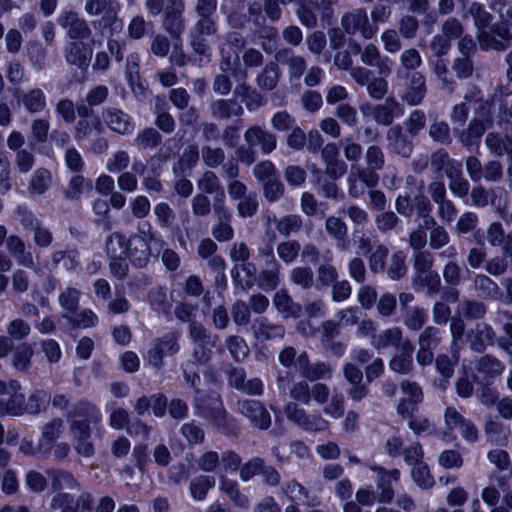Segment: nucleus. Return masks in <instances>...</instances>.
Listing matches in <instances>:
<instances>
[{
	"instance_id": "nucleus-46",
	"label": "nucleus",
	"mask_w": 512,
	"mask_h": 512,
	"mask_svg": "<svg viewBox=\"0 0 512 512\" xmlns=\"http://www.w3.org/2000/svg\"><path fill=\"white\" fill-rule=\"evenodd\" d=\"M163 143V137L154 127H145L134 138V145L141 151H152Z\"/></svg>"
},
{
	"instance_id": "nucleus-14",
	"label": "nucleus",
	"mask_w": 512,
	"mask_h": 512,
	"mask_svg": "<svg viewBox=\"0 0 512 512\" xmlns=\"http://www.w3.org/2000/svg\"><path fill=\"white\" fill-rule=\"evenodd\" d=\"M209 111L212 118L219 121H227L236 118L241 121L244 115V107L235 98H219L209 104Z\"/></svg>"
},
{
	"instance_id": "nucleus-2",
	"label": "nucleus",
	"mask_w": 512,
	"mask_h": 512,
	"mask_svg": "<svg viewBox=\"0 0 512 512\" xmlns=\"http://www.w3.org/2000/svg\"><path fill=\"white\" fill-rule=\"evenodd\" d=\"M311 386L307 380H299L290 388L293 401L284 406L286 418L300 429L309 433H321L329 428V422L319 413H309L297 402L308 405L311 402Z\"/></svg>"
},
{
	"instance_id": "nucleus-5",
	"label": "nucleus",
	"mask_w": 512,
	"mask_h": 512,
	"mask_svg": "<svg viewBox=\"0 0 512 512\" xmlns=\"http://www.w3.org/2000/svg\"><path fill=\"white\" fill-rule=\"evenodd\" d=\"M180 334L176 331H171L161 337L155 338L151 342L150 349L147 352V362L149 365L156 369L163 367L165 356H173L180 350L179 345Z\"/></svg>"
},
{
	"instance_id": "nucleus-16",
	"label": "nucleus",
	"mask_w": 512,
	"mask_h": 512,
	"mask_svg": "<svg viewBox=\"0 0 512 512\" xmlns=\"http://www.w3.org/2000/svg\"><path fill=\"white\" fill-rule=\"evenodd\" d=\"M200 193L214 195L213 208L226 204V194L220 178L213 170L204 171L197 180Z\"/></svg>"
},
{
	"instance_id": "nucleus-7",
	"label": "nucleus",
	"mask_w": 512,
	"mask_h": 512,
	"mask_svg": "<svg viewBox=\"0 0 512 512\" xmlns=\"http://www.w3.org/2000/svg\"><path fill=\"white\" fill-rule=\"evenodd\" d=\"M184 0H166L162 17V28L174 40H181L186 29Z\"/></svg>"
},
{
	"instance_id": "nucleus-1",
	"label": "nucleus",
	"mask_w": 512,
	"mask_h": 512,
	"mask_svg": "<svg viewBox=\"0 0 512 512\" xmlns=\"http://www.w3.org/2000/svg\"><path fill=\"white\" fill-rule=\"evenodd\" d=\"M67 421L75 452L84 458L93 457L95 447L92 429L97 428L102 421L100 410L91 402L81 400L68 411Z\"/></svg>"
},
{
	"instance_id": "nucleus-33",
	"label": "nucleus",
	"mask_w": 512,
	"mask_h": 512,
	"mask_svg": "<svg viewBox=\"0 0 512 512\" xmlns=\"http://www.w3.org/2000/svg\"><path fill=\"white\" fill-rule=\"evenodd\" d=\"M196 413L211 423L226 409L219 395H208L194 400Z\"/></svg>"
},
{
	"instance_id": "nucleus-29",
	"label": "nucleus",
	"mask_w": 512,
	"mask_h": 512,
	"mask_svg": "<svg viewBox=\"0 0 512 512\" xmlns=\"http://www.w3.org/2000/svg\"><path fill=\"white\" fill-rule=\"evenodd\" d=\"M275 58L277 61L287 66L290 81L300 80L307 69L306 59L301 55L295 54L289 48L279 50Z\"/></svg>"
},
{
	"instance_id": "nucleus-9",
	"label": "nucleus",
	"mask_w": 512,
	"mask_h": 512,
	"mask_svg": "<svg viewBox=\"0 0 512 512\" xmlns=\"http://www.w3.org/2000/svg\"><path fill=\"white\" fill-rule=\"evenodd\" d=\"M341 26L348 35L359 33L364 39H372L378 27L370 23L366 9L355 8L343 14Z\"/></svg>"
},
{
	"instance_id": "nucleus-25",
	"label": "nucleus",
	"mask_w": 512,
	"mask_h": 512,
	"mask_svg": "<svg viewBox=\"0 0 512 512\" xmlns=\"http://www.w3.org/2000/svg\"><path fill=\"white\" fill-rule=\"evenodd\" d=\"M14 97L30 114L41 113L47 107L46 95L40 88H32L27 91L15 89Z\"/></svg>"
},
{
	"instance_id": "nucleus-39",
	"label": "nucleus",
	"mask_w": 512,
	"mask_h": 512,
	"mask_svg": "<svg viewBox=\"0 0 512 512\" xmlns=\"http://www.w3.org/2000/svg\"><path fill=\"white\" fill-rule=\"evenodd\" d=\"M273 305L284 319L298 318L302 312L301 305L296 303L285 289L274 294Z\"/></svg>"
},
{
	"instance_id": "nucleus-40",
	"label": "nucleus",
	"mask_w": 512,
	"mask_h": 512,
	"mask_svg": "<svg viewBox=\"0 0 512 512\" xmlns=\"http://www.w3.org/2000/svg\"><path fill=\"white\" fill-rule=\"evenodd\" d=\"M485 145L493 155H506L512 161V135L489 132L485 138Z\"/></svg>"
},
{
	"instance_id": "nucleus-41",
	"label": "nucleus",
	"mask_w": 512,
	"mask_h": 512,
	"mask_svg": "<svg viewBox=\"0 0 512 512\" xmlns=\"http://www.w3.org/2000/svg\"><path fill=\"white\" fill-rule=\"evenodd\" d=\"M403 331L400 327H391L383 330L380 333H376L373 337L371 346L378 350H384L389 347L401 348L404 342Z\"/></svg>"
},
{
	"instance_id": "nucleus-60",
	"label": "nucleus",
	"mask_w": 512,
	"mask_h": 512,
	"mask_svg": "<svg viewBox=\"0 0 512 512\" xmlns=\"http://www.w3.org/2000/svg\"><path fill=\"white\" fill-rule=\"evenodd\" d=\"M128 240L120 232L111 233L105 241V250L109 258L121 257L127 254Z\"/></svg>"
},
{
	"instance_id": "nucleus-44",
	"label": "nucleus",
	"mask_w": 512,
	"mask_h": 512,
	"mask_svg": "<svg viewBox=\"0 0 512 512\" xmlns=\"http://www.w3.org/2000/svg\"><path fill=\"white\" fill-rule=\"evenodd\" d=\"M7 249L19 265L31 268L34 265L33 256L27 251L25 242L17 235H10L6 240Z\"/></svg>"
},
{
	"instance_id": "nucleus-15",
	"label": "nucleus",
	"mask_w": 512,
	"mask_h": 512,
	"mask_svg": "<svg viewBox=\"0 0 512 512\" xmlns=\"http://www.w3.org/2000/svg\"><path fill=\"white\" fill-rule=\"evenodd\" d=\"M369 468L377 474L378 502L391 503L395 496L391 482L399 480L400 471L398 469L387 470L379 465H371Z\"/></svg>"
},
{
	"instance_id": "nucleus-13",
	"label": "nucleus",
	"mask_w": 512,
	"mask_h": 512,
	"mask_svg": "<svg viewBox=\"0 0 512 512\" xmlns=\"http://www.w3.org/2000/svg\"><path fill=\"white\" fill-rule=\"evenodd\" d=\"M412 138L400 124L391 126L386 133L389 150L403 158H409L413 153Z\"/></svg>"
},
{
	"instance_id": "nucleus-57",
	"label": "nucleus",
	"mask_w": 512,
	"mask_h": 512,
	"mask_svg": "<svg viewBox=\"0 0 512 512\" xmlns=\"http://www.w3.org/2000/svg\"><path fill=\"white\" fill-rule=\"evenodd\" d=\"M460 315L468 320H479L485 317L487 306L481 300L464 299L458 307Z\"/></svg>"
},
{
	"instance_id": "nucleus-48",
	"label": "nucleus",
	"mask_w": 512,
	"mask_h": 512,
	"mask_svg": "<svg viewBox=\"0 0 512 512\" xmlns=\"http://www.w3.org/2000/svg\"><path fill=\"white\" fill-rule=\"evenodd\" d=\"M484 433L488 441L496 445H504L510 433L509 427L502 422L487 418L484 424Z\"/></svg>"
},
{
	"instance_id": "nucleus-43",
	"label": "nucleus",
	"mask_w": 512,
	"mask_h": 512,
	"mask_svg": "<svg viewBox=\"0 0 512 512\" xmlns=\"http://www.w3.org/2000/svg\"><path fill=\"white\" fill-rule=\"evenodd\" d=\"M281 72L277 61L268 62L256 77V84L261 90H274L280 80Z\"/></svg>"
},
{
	"instance_id": "nucleus-47",
	"label": "nucleus",
	"mask_w": 512,
	"mask_h": 512,
	"mask_svg": "<svg viewBox=\"0 0 512 512\" xmlns=\"http://www.w3.org/2000/svg\"><path fill=\"white\" fill-rule=\"evenodd\" d=\"M297 5L296 15L300 23L308 29H313L318 24L314 9L318 6V0H295Z\"/></svg>"
},
{
	"instance_id": "nucleus-30",
	"label": "nucleus",
	"mask_w": 512,
	"mask_h": 512,
	"mask_svg": "<svg viewBox=\"0 0 512 512\" xmlns=\"http://www.w3.org/2000/svg\"><path fill=\"white\" fill-rule=\"evenodd\" d=\"M326 234L335 241L336 247L340 251H345L349 247L348 227L346 222L337 216L331 215L325 219L324 224Z\"/></svg>"
},
{
	"instance_id": "nucleus-61",
	"label": "nucleus",
	"mask_w": 512,
	"mask_h": 512,
	"mask_svg": "<svg viewBox=\"0 0 512 512\" xmlns=\"http://www.w3.org/2000/svg\"><path fill=\"white\" fill-rule=\"evenodd\" d=\"M218 32L217 21L214 15H197V20L193 24L190 34L197 36L210 37Z\"/></svg>"
},
{
	"instance_id": "nucleus-56",
	"label": "nucleus",
	"mask_w": 512,
	"mask_h": 512,
	"mask_svg": "<svg viewBox=\"0 0 512 512\" xmlns=\"http://www.w3.org/2000/svg\"><path fill=\"white\" fill-rule=\"evenodd\" d=\"M389 253L390 250L388 246L383 243H378L374 246V250L366 256L369 270L373 274L385 272Z\"/></svg>"
},
{
	"instance_id": "nucleus-31",
	"label": "nucleus",
	"mask_w": 512,
	"mask_h": 512,
	"mask_svg": "<svg viewBox=\"0 0 512 512\" xmlns=\"http://www.w3.org/2000/svg\"><path fill=\"white\" fill-rule=\"evenodd\" d=\"M473 288L481 299L500 301L503 298L500 286L487 274H475L473 277Z\"/></svg>"
},
{
	"instance_id": "nucleus-11",
	"label": "nucleus",
	"mask_w": 512,
	"mask_h": 512,
	"mask_svg": "<svg viewBox=\"0 0 512 512\" xmlns=\"http://www.w3.org/2000/svg\"><path fill=\"white\" fill-rule=\"evenodd\" d=\"M57 22L66 30L67 36L72 41L84 42V40L89 39L92 35V30L88 22L83 17H80L76 12H62L58 17Z\"/></svg>"
},
{
	"instance_id": "nucleus-42",
	"label": "nucleus",
	"mask_w": 512,
	"mask_h": 512,
	"mask_svg": "<svg viewBox=\"0 0 512 512\" xmlns=\"http://www.w3.org/2000/svg\"><path fill=\"white\" fill-rule=\"evenodd\" d=\"M430 165L434 174L439 175L444 172L446 176L454 172L458 167H462L461 162L451 158L444 148H440L431 154Z\"/></svg>"
},
{
	"instance_id": "nucleus-63",
	"label": "nucleus",
	"mask_w": 512,
	"mask_h": 512,
	"mask_svg": "<svg viewBox=\"0 0 512 512\" xmlns=\"http://www.w3.org/2000/svg\"><path fill=\"white\" fill-rule=\"evenodd\" d=\"M225 345L235 362L244 361L250 352L246 341L238 335H230L225 339Z\"/></svg>"
},
{
	"instance_id": "nucleus-58",
	"label": "nucleus",
	"mask_w": 512,
	"mask_h": 512,
	"mask_svg": "<svg viewBox=\"0 0 512 512\" xmlns=\"http://www.w3.org/2000/svg\"><path fill=\"white\" fill-rule=\"evenodd\" d=\"M349 176L364 184L368 189L376 188L380 181V176L376 171L359 164H351Z\"/></svg>"
},
{
	"instance_id": "nucleus-17",
	"label": "nucleus",
	"mask_w": 512,
	"mask_h": 512,
	"mask_svg": "<svg viewBox=\"0 0 512 512\" xmlns=\"http://www.w3.org/2000/svg\"><path fill=\"white\" fill-rule=\"evenodd\" d=\"M102 118L107 127L119 135H129L135 129L132 117L121 109L108 107L102 111Z\"/></svg>"
},
{
	"instance_id": "nucleus-6",
	"label": "nucleus",
	"mask_w": 512,
	"mask_h": 512,
	"mask_svg": "<svg viewBox=\"0 0 512 512\" xmlns=\"http://www.w3.org/2000/svg\"><path fill=\"white\" fill-rule=\"evenodd\" d=\"M25 395L21 392V385L16 380L8 382L0 380V416L23 415Z\"/></svg>"
},
{
	"instance_id": "nucleus-36",
	"label": "nucleus",
	"mask_w": 512,
	"mask_h": 512,
	"mask_svg": "<svg viewBox=\"0 0 512 512\" xmlns=\"http://www.w3.org/2000/svg\"><path fill=\"white\" fill-rule=\"evenodd\" d=\"M459 357L457 353H453L452 356L447 354H438L435 357V368L440 374L441 379L437 383V386L445 391L448 388L449 380L453 377L455 367L458 365Z\"/></svg>"
},
{
	"instance_id": "nucleus-8",
	"label": "nucleus",
	"mask_w": 512,
	"mask_h": 512,
	"mask_svg": "<svg viewBox=\"0 0 512 512\" xmlns=\"http://www.w3.org/2000/svg\"><path fill=\"white\" fill-rule=\"evenodd\" d=\"M235 410L238 414L245 417L253 427L259 430H267L272 424L269 411L264 403L259 400L239 399L236 402Z\"/></svg>"
},
{
	"instance_id": "nucleus-37",
	"label": "nucleus",
	"mask_w": 512,
	"mask_h": 512,
	"mask_svg": "<svg viewBox=\"0 0 512 512\" xmlns=\"http://www.w3.org/2000/svg\"><path fill=\"white\" fill-rule=\"evenodd\" d=\"M281 268L279 263L272 256V261L267 268L262 269L257 274L255 284L258 288L265 292H271L277 289L280 284Z\"/></svg>"
},
{
	"instance_id": "nucleus-45",
	"label": "nucleus",
	"mask_w": 512,
	"mask_h": 512,
	"mask_svg": "<svg viewBox=\"0 0 512 512\" xmlns=\"http://www.w3.org/2000/svg\"><path fill=\"white\" fill-rule=\"evenodd\" d=\"M47 474L51 480L52 488L59 491L58 493H63L62 490L64 489L77 491L81 490V484L69 471L62 469H52L48 470Z\"/></svg>"
},
{
	"instance_id": "nucleus-12",
	"label": "nucleus",
	"mask_w": 512,
	"mask_h": 512,
	"mask_svg": "<svg viewBox=\"0 0 512 512\" xmlns=\"http://www.w3.org/2000/svg\"><path fill=\"white\" fill-rule=\"evenodd\" d=\"M467 340L472 351L483 353L487 347L497 344L495 329L486 322H478L468 332Z\"/></svg>"
},
{
	"instance_id": "nucleus-24",
	"label": "nucleus",
	"mask_w": 512,
	"mask_h": 512,
	"mask_svg": "<svg viewBox=\"0 0 512 512\" xmlns=\"http://www.w3.org/2000/svg\"><path fill=\"white\" fill-rule=\"evenodd\" d=\"M216 223L212 227L211 234L219 242H228L234 237V229L231 225L232 213L226 204L213 208Z\"/></svg>"
},
{
	"instance_id": "nucleus-28",
	"label": "nucleus",
	"mask_w": 512,
	"mask_h": 512,
	"mask_svg": "<svg viewBox=\"0 0 512 512\" xmlns=\"http://www.w3.org/2000/svg\"><path fill=\"white\" fill-rule=\"evenodd\" d=\"M361 61L369 67H375L379 75L388 76L392 72V60L383 56L378 47L372 43L364 46Z\"/></svg>"
},
{
	"instance_id": "nucleus-19",
	"label": "nucleus",
	"mask_w": 512,
	"mask_h": 512,
	"mask_svg": "<svg viewBox=\"0 0 512 512\" xmlns=\"http://www.w3.org/2000/svg\"><path fill=\"white\" fill-rule=\"evenodd\" d=\"M244 140L249 146H259L263 154H270L277 147L276 135L259 125L248 127L244 132Z\"/></svg>"
},
{
	"instance_id": "nucleus-10",
	"label": "nucleus",
	"mask_w": 512,
	"mask_h": 512,
	"mask_svg": "<svg viewBox=\"0 0 512 512\" xmlns=\"http://www.w3.org/2000/svg\"><path fill=\"white\" fill-rule=\"evenodd\" d=\"M84 10L90 16L101 15L100 24L104 27L122 26L121 21L118 20L119 3L115 0H86Z\"/></svg>"
},
{
	"instance_id": "nucleus-22",
	"label": "nucleus",
	"mask_w": 512,
	"mask_h": 512,
	"mask_svg": "<svg viewBox=\"0 0 512 512\" xmlns=\"http://www.w3.org/2000/svg\"><path fill=\"white\" fill-rule=\"evenodd\" d=\"M93 48L82 41H71L64 48V57L68 64L86 70L91 62Z\"/></svg>"
},
{
	"instance_id": "nucleus-55",
	"label": "nucleus",
	"mask_w": 512,
	"mask_h": 512,
	"mask_svg": "<svg viewBox=\"0 0 512 512\" xmlns=\"http://www.w3.org/2000/svg\"><path fill=\"white\" fill-rule=\"evenodd\" d=\"M274 223L277 232L284 237L299 233L304 224L302 217L298 214H287L280 218H275Z\"/></svg>"
},
{
	"instance_id": "nucleus-20",
	"label": "nucleus",
	"mask_w": 512,
	"mask_h": 512,
	"mask_svg": "<svg viewBox=\"0 0 512 512\" xmlns=\"http://www.w3.org/2000/svg\"><path fill=\"white\" fill-rule=\"evenodd\" d=\"M414 344L408 338L404 339L403 345L399 351L395 353L389 360L388 366L390 370L400 375H410L414 372L415 366L413 362Z\"/></svg>"
},
{
	"instance_id": "nucleus-49",
	"label": "nucleus",
	"mask_w": 512,
	"mask_h": 512,
	"mask_svg": "<svg viewBox=\"0 0 512 512\" xmlns=\"http://www.w3.org/2000/svg\"><path fill=\"white\" fill-rule=\"evenodd\" d=\"M79 251L76 248L55 250L51 253L50 259L54 267L62 266L68 271L76 270L80 265Z\"/></svg>"
},
{
	"instance_id": "nucleus-62",
	"label": "nucleus",
	"mask_w": 512,
	"mask_h": 512,
	"mask_svg": "<svg viewBox=\"0 0 512 512\" xmlns=\"http://www.w3.org/2000/svg\"><path fill=\"white\" fill-rule=\"evenodd\" d=\"M215 477L209 475H199L195 477L189 485L191 496L195 500H204L208 491L215 486Z\"/></svg>"
},
{
	"instance_id": "nucleus-64",
	"label": "nucleus",
	"mask_w": 512,
	"mask_h": 512,
	"mask_svg": "<svg viewBox=\"0 0 512 512\" xmlns=\"http://www.w3.org/2000/svg\"><path fill=\"white\" fill-rule=\"evenodd\" d=\"M301 251V244L295 239H289L280 242L276 247V252L279 259L289 265L292 264L299 256Z\"/></svg>"
},
{
	"instance_id": "nucleus-4",
	"label": "nucleus",
	"mask_w": 512,
	"mask_h": 512,
	"mask_svg": "<svg viewBox=\"0 0 512 512\" xmlns=\"http://www.w3.org/2000/svg\"><path fill=\"white\" fill-rule=\"evenodd\" d=\"M477 40L482 51H505L512 43V32L504 22L489 25L477 33Z\"/></svg>"
},
{
	"instance_id": "nucleus-23",
	"label": "nucleus",
	"mask_w": 512,
	"mask_h": 512,
	"mask_svg": "<svg viewBox=\"0 0 512 512\" xmlns=\"http://www.w3.org/2000/svg\"><path fill=\"white\" fill-rule=\"evenodd\" d=\"M427 91L425 76L421 72H413L408 77L407 87L400 98L409 106H418L426 97Z\"/></svg>"
},
{
	"instance_id": "nucleus-27",
	"label": "nucleus",
	"mask_w": 512,
	"mask_h": 512,
	"mask_svg": "<svg viewBox=\"0 0 512 512\" xmlns=\"http://www.w3.org/2000/svg\"><path fill=\"white\" fill-rule=\"evenodd\" d=\"M133 266L144 268L150 261L151 248L148 241L140 235H133L128 239L126 254Z\"/></svg>"
},
{
	"instance_id": "nucleus-54",
	"label": "nucleus",
	"mask_w": 512,
	"mask_h": 512,
	"mask_svg": "<svg viewBox=\"0 0 512 512\" xmlns=\"http://www.w3.org/2000/svg\"><path fill=\"white\" fill-rule=\"evenodd\" d=\"M425 225L430 228L429 246L432 250H440L450 242V235L446 228L439 225L433 217L425 220Z\"/></svg>"
},
{
	"instance_id": "nucleus-50",
	"label": "nucleus",
	"mask_w": 512,
	"mask_h": 512,
	"mask_svg": "<svg viewBox=\"0 0 512 512\" xmlns=\"http://www.w3.org/2000/svg\"><path fill=\"white\" fill-rule=\"evenodd\" d=\"M427 319V311L418 305L407 308L406 311L402 312L403 324L408 330L413 332L420 331L425 326Z\"/></svg>"
},
{
	"instance_id": "nucleus-35",
	"label": "nucleus",
	"mask_w": 512,
	"mask_h": 512,
	"mask_svg": "<svg viewBox=\"0 0 512 512\" xmlns=\"http://www.w3.org/2000/svg\"><path fill=\"white\" fill-rule=\"evenodd\" d=\"M477 372L483 375L486 384L502 375L505 371V364L493 355L485 354L481 356L475 364Z\"/></svg>"
},
{
	"instance_id": "nucleus-51",
	"label": "nucleus",
	"mask_w": 512,
	"mask_h": 512,
	"mask_svg": "<svg viewBox=\"0 0 512 512\" xmlns=\"http://www.w3.org/2000/svg\"><path fill=\"white\" fill-rule=\"evenodd\" d=\"M52 174L46 168H38L31 176L28 185V192L30 195H43L46 193L52 184Z\"/></svg>"
},
{
	"instance_id": "nucleus-53",
	"label": "nucleus",
	"mask_w": 512,
	"mask_h": 512,
	"mask_svg": "<svg viewBox=\"0 0 512 512\" xmlns=\"http://www.w3.org/2000/svg\"><path fill=\"white\" fill-rule=\"evenodd\" d=\"M220 490L225 493L230 501L241 508H246L249 504L248 497L243 494L239 488V484L235 480L220 476Z\"/></svg>"
},
{
	"instance_id": "nucleus-34",
	"label": "nucleus",
	"mask_w": 512,
	"mask_h": 512,
	"mask_svg": "<svg viewBox=\"0 0 512 512\" xmlns=\"http://www.w3.org/2000/svg\"><path fill=\"white\" fill-rule=\"evenodd\" d=\"M231 278L237 288L243 291L251 289L257 280L255 264L249 261L235 264L231 269Z\"/></svg>"
},
{
	"instance_id": "nucleus-38",
	"label": "nucleus",
	"mask_w": 512,
	"mask_h": 512,
	"mask_svg": "<svg viewBox=\"0 0 512 512\" xmlns=\"http://www.w3.org/2000/svg\"><path fill=\"white\" fill-rule=\"evenodd\" d=\"M428 64L439 81L440 89L452 94L456 89L457 83L449 73L447 61L440 57L429 58Z\"/></svg>"
},
{
	"instance_id": "nucleus-32",
	"label": "nucleus",
	"mask_w": 512,
	"mask_h": 512,
	"mask_svg": "<svg viewBox=\"0 0 512 512\" xmlns=\"http://www.w3.org/2000/svg\"><path fill=\"white\" fill-rule=\"evenodd\" d=\"M252 331L257 339L262 341L283 339L286 334L284 325L273 323L267 317H259L254 320Z\"/></svg>"
},
{
	"instance_id": "nucleus-3",
	"label": "nucleus",
	"mask_w": 512,
	"mask_h": 512,
	"mask_svg": "<svg viewBox=\"0 0 512 512\" xmlns=\"http://www.w3.org/2000/svg\"><path fill=\"white\" fill-rule=\"evenodd\" d=\"M492 125L493 118L490 110L485 104H481L468 126L458 132V141L468 150L478 148L482 136Z\"/></svg>"
},
{
	"instance_id": "nucleus-52",
	"label": "nucleus",
	"mask_w": 512,
	"mask_h": 512,
	"mask_svg": "<svg viewBox=\"0 0 512 512\" xmlns=\"http://www.w3.org/2000/svg\"><path fill=\"white\" fill-rule=\"evenodd\" d=\"M92 189V182L84 176L74 175L68 182L67 187L63 190L64 198L68 201L80 200L85 191Z\"/></svg>"
},
{
	"instance_id": "nucleus-18",
	"label": "nucleus",
	"mask_w": 512,
	"mask_h": 512,
	"mask_svg": "<svg viewBox=\"0 0 512 512\" xmlns=\"http://www.w3.org/2000/svg\"><path fill=\"white\" fill-rule=\"evenodd\" d=\"M189 336L191 340L198 344L201 348L196 349L194 352L195 359L200 363H206L210 359L211 352L205 351V345H215L217 336H212V333L202 323L193 321L189 324Z\"/></svg>"
},
{
	"instance_id": "nucleus-59",
	"label": "nucleus",
	"mask_w": 512,
	"mask_h": 512,
	"mask_svg": "<svg viewBox=\"0 0 512 512\" xmlns=\"http://www.w3.org/2000/svg\"><path fill=\"white\" fill-rule=\"evenodd\" d=\"M31 344L22 343L16 347L12 355V365L20 372H27L31 367V358L33 356Z\"/></svg>"
},
{
	"instance_id": "nucleus-26",
	"label": "nucleus",
	"mask_w": 512,
	"mask_h": 512,
	"mask_svg": "<svg viewBox=\"0 0 512 512\" xmlns=\"http://www.w3.org/2000/svg\"><path fill=\"white\" fill-rule=\"evenodd\" d=\"M281 490L292 503H300L308 507H316L320 504V498L311 495L310 491L295 479L284 482Z\"/></svg>"
},
{
	"instance_id": "nucleus-21",
	"label": "nucleus",
	"mask_w": 512,
	"mask_h": 512,
	"mask_svg": "<svg viewBox=\"0 0 512 512\" xmlns=\"http://www.w3.org/2000/svg\"><path fill=\"white\" fill-rule=\"evenodd\" d=\"M404 114V106L395 97H387L381 104L372 108L371 115L379 125L390 126L395 118Z\"/></svg>"
}]
</instances>
